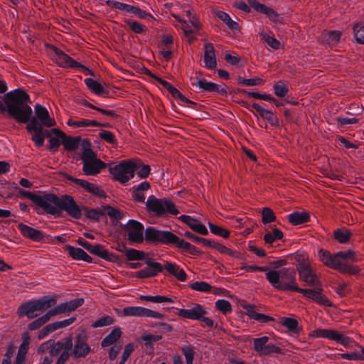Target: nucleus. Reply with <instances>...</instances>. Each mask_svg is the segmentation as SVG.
I'll return each mask as SVG.
<instances>
[{
	"instance_id": "dca6fc26",
	"label": "nucleus",
	"mask_w": 364,
	"mask_h": 364,
	"mask_svg": "<svg viewBox=\"0 0 364 364\" xmlns=\"http://www.w3.org/2000/svg\"><path fill=\"white\" fill-rule=\"evenodd\" d=\"M27 130L32 134V140L35 142L36 145L38 147L42 146L44 143V139L48 132L44 130L41 125H39L36 118H31L27 122Z\"/></svg>"
},
{
	"instance_id": "ddd939ff",
	"label": "nucleus",
	"mask_w": 364,
	"mask_h": 364,
	"mask_svg": "<svg viewBox=\"0 0 364 364\" xmlns=\"http://www.w3.org/2000/svg\"><path fill=\"white\" fill-rule=\"evenodd\" d=\"M119 314L122 316L149 317L157 319L164 318V315L159 312L141 306L125 307L119 312Z\"/></svg>"
},
{
	"instance_id": "a19ab883",
	"label": "nucleus",
	"mask_w": 364,
	"mask_h": 364,
	"mask_svg": "<svg viewBox=\"0 0 364 364\" xmlns=\"http://www.w3.org/2000/svg\"><path fill=\"white\" fill-rule=\"evenodd\" d=\"M281 323L294 333H298L299 332V323L295 318L284 317L282 318Z\"/></svg>"
},
{
	"instance_id": "b1692460",
	"label": "nucleus",
	"mask_w": 364,
	"mask_h": 364,
	"mask_svg": "<svg viewBox=\"0 0 364 364\" xmlns=\"http://www.w3.org/2000/svg\"><path fill=\"white\" fill-rule=\"evenodd\" d=\"M241 306L246 309V314L252 319L256 320L261 323H267L274 321L271 316H267L263 314L257 313L255 311L256 306L247 304L245 301L240 302Z\"/></svg>"
},
{
	"instance_id": "79ce46f5",
	"label": "nucleus",
	"mask_w": 364,
	"mask_h": 364,
	"mask_svg": "<svg viewBox=\"0 0 364 364\" xmlns=\"http://www.w3.org/2000/svg\"><path fill=\"white\" fill-rule=\"evenodd\" d=\"M283 232L278 228H274L272 232H267L264 236V240L267 244H272L277 240L282 239Z\"/></svg>"
},
{
	"instance_id": "473e14b6",
	"label": "nucleus",
	"mask_w": 364,
	"mask_h": 364,
	"mask_svg": "<svg viewBox=\"0 0 364 364\" xmlns=\"http://www.w3.org/2000/svg\"><path fill=\"white\" fill-rule=\"evenodd\" d=\"M89 252L91 254L97 255L98 257L109 261H112L115 258V256L113 254L109 253L100 245H91Z\"/></svg>"
},
{
	"instance_id": "4c0bfd02",
	"label": "nucleus",
	"mask_w": 364,
	"mask_h": 364,
	"mask_svg": "<svg viewBox=\"0 0 364 364\" xmlns=\"http://www.w3.org/2000/svg\"><path fill=\"white\" fill-rule=\"evenodd\" d=\"M85 82L87 87L96 95H101L106 92L104 87L98 82L92 78L85 79Z\"/></svg>"
},
{
	"instance_id": "2eb2a0df",
	"label": "nucleus",
	"mask_w": 364,
	"mask_h": 364,
	"mask_svg": "<svg viewBox=\"0 0 364 364\" xmlns=\"http://www.w3.org/2000/svg\"><path fill=\"white\" fill-rule=\"evenodd\" d=\"M311 336L318 338H327L335 341L345 346H348L351 340L337 331L331 329H316L310 333Z\"/></svg>"
},
{
	"instance_id": "49530a36",
	"label": "nucleus",
	"mask_w": 364,
	"mask_h": 364,
	"mask_svg": "<svg viewBox=\"0 0 364 364\" xmlns=\"http://www.w3.org/2000/svg\"><path fill=\"white\" fill-rule=\"evenodd\" d=\"M140 299L143 301H151L154 303H164V302H168L172 303L173 300L167 296H141Z\"/></svg>"
},
{
	"instance_id": "7ed1b4c3",
	"label": "nucleus",
	"mask_w": 364,
	"mask_h": 364,
	"mask_svg": "<svg viewBox=\"0 0 364 364\" xmlns=\"http://www.w3.org/2000/svg\"><path fill=\"white\" fill-rule=\"evenodd\" d=\"M56 301L55 297L50 296H43L36 300H31L21 304L17 309V314L19 317L26 316L29 319H33L55 306Z\"/></svg>"
},
{
	"instance_id": "603ef678",
	"label": "nucleus",
	"mask_w": 364,
	"mask_h": 364,
	"mask_svg": "<svg viewBox=\"0 0 364 364\" xmlns=\"http://www.w3.org/2000/svg\"><path fill=\"white\" fill-rule=\"evenodd\" d=\"M114 318L109 316H104L95 321L92 326L93 328L103 327L109 326L114 323Z\"/></svg>"
},
{
	"instance_id": "8fccbe9b",
	"label": "nucleus",
	"mask_w": 364,
	"mask_h": 364,
	"mask_svg": "<svg viewBox=\"0 0 364 364\" xmlns=\"http://www.w3.org/2000/svg\"><path fill=\"white\" fill-rule=\"evenodd\" d=\"M68 124L70 126L79 127H87V126H100L101 124L95 120H79L73 121L69 120Z\"/></svg>"
},
{
	"instance_id": "a18cd8bd",
	"label": "nucleus",
	"mask_w": 364,
	"mask_h": 364,
	"mask_svg": "<svg viewBox=\"0 0 364 364\" xmlns=\"http://www.w3.org/2000/svg\"><path fill=\"white\" fill-rule=\"evenodd\" d=\"M334 238L340 243H346L349 241L351 233L348 230H336L333 233Z\"/></svg>"
},
{
	"instance_id": "7c9ffc66",
	"label": "nucleus",
	"mask_w": 364,
	"mask_h": 364,
	"mask_svg": "<svg viewBox=\"0 0 364 364\" xmlns=\"http://www.w3.org/2000/svg\"><path fill=\"white\" fill-rule=\"evenodd\" d=\"M164 269H166L170 274L175 277L179 281L183 282L186 279L187 275L185 272L174 263L166 262L164 265Z\"/></svg>"
},
{
	"instance_id": "cd10ccee",
	"label": "nucleus",
	"mask_w": 364,
	"mask_h": 364,
	"mask_svg": "<svg viewBox=\"0 0 364 364\" xmlns=\"http://www.w3.org/2000/svg\"><path fill=\"white\" fill-rule=\"evenodd\" d=\"M204 63L205 66L209 69H214L217 65L215 49L210 43L204 44Z\"/></svg>"
},
{
	"instance_id": "412c9836",
	"label": "nucleus",
	"mask_w": 364,
	"mask_h": 364,
	"mask_svg": "<svg viewBox=\"0 0 364 364\" xmlns=\"http://www.w3.org/2000/svg\"><path fill=\"white\" fill-rule=\"evenodd\" d=\"M36 121L41 127H51L55 125V121L51 118L48 109L40 104H36L34 107Z\"/></svg>"
},
{
	"instance_id": "f257e3e1",
	"label": "nucleus",
	"mask_w": 364,
	"mask_h": 364,
	"mask_svg": "<svg viewBox=\"0 0 364 364\" xmlns=\"http://www.w3.org/2000/svg\"><path fill=\"white\" fill-rule=\"evenodd\" d=\"M7 90L4 80H0V94ZM29 95L21 89L7 92L4 97V103L0 100V112L8 114L18 122L26 123L32 115L31 107L26 104L29 102Z\"/></svg>"
},
{
	"instance_id": "c756f323",
	"label": "nucleus",
	"mask_w": 364,
	"mask_h": 364,
	"mask_svg": "<svg viewBox=\"0 0 364 364\" xmlns=\"http://www.w3.org/2000/svg\"><path fill=\"white\" fill-rule=\"evenodd\" d=\"M68 178L70 181H72L77 183V185L80 186L81 187L84 188L85 190L89 191L90 193H92L95 195L99 196H104L105 193L103 191L100 190L98 186L96 185L91 183L87 181L82 180V179H78L76 178H74L73 176H68Z\"/></svg>"
},
{
	"instance_id": "6e6d98bb",
	"label": "nucleus",
	"mask_w": 364,
	"mask_h": 364,
	"mask_svg": "<svg viewBox=\"0 0 364 364\" xmlns=\"http://www.w3.org/2000/svg\"><path fill=\"white\" fill-rule=\"evenodd\" d=\"M274 93L277 97H283L288 92V88L281 81L278 82L274 87Z\"/></svg>"
},
{
	"instance_id": "f03ea898",
	"label": "nucleus",
	"mask_w": 364,
	"mask_h": 364,
	"mask_svg": "<svg viewBox=\"0 0 364 364\" xmlns=\"http://www.w3.org/2000/svg\"><path fill=\"white\" fill-rule=\"evenodd\" d=\"M268 282L277 289L282 291L299 290L296 282V272L289 268H283L279 271L270 270L266 274Z\"/></svg>"
},
{
	"instance_id": "09e8293b",
	"label": "nucleus",
	"mask_w": 364,
	"mask_h": 364,
	"mask_svg": "<svg viewBox=\"0 0 364 364\" xmlns=\"http://www.w3.org/2000/svg\"><path fill=\"white\" fill-rule=\"evenodd\" d=\"M262 221L264 224L270 223L276 220V216L272 209L269 208H264L262 210Z\"/></svg>"
},
{
	"instance_id": "f704fd0d",
	"label": "nucleus",
	"mask_w": 364,
	"mask_h": 364,
	"mask_svg": "<svg viewBox=\"0 0 364 364\" xmlns=\"http://www.w3.org/2000/svg\"><path fill=\"white\" fill-rule=\"evenodd\" d=\"M194 85L205 91H209V92L215 91L218 92H225V93L226 92V91L224 88L220 89V87L218 85L213 83V82H207L205 80H199Z\"/></svg>"
},
{
	"instance_id": "4d7b16f0",
	"label": "nucleus",
	"mask_w": 364,
	"mask_h": 364,
	"mask_svg": "<svg viewBox=\"0 0 364 364\" xmlns=\"http://www.w3.org/2000/svg\"><path fill=\"white\" fill-rule=\"evenodd\" d=\"M232 220V226L237 229V232L240 229L244 228L247 225V223L248 222V219L247 218H235V217L231 218Z\"/></svg>"
},
{
	"instance_id": "f3484780",
	"label": "nucleus",
	"mask_w": 364,
	"mask_h": 364,
	"mask_svg": "<svg viewBox=\"0 0 364 364\" xmlns=\"http://www.w3.org/2000/svg\"><path fill=\"white\" fill-rule=\"evenodd\" d=\"M128 239L131 242L141 243L144 241V226L136 220H131L125 226Z\"/></svg>"
},
{
	"instance_id": "13d9d810",
	"label": "nucleus",
	"mask_w": 364,
	"mask_h": 364,
	"mask_svg": "<svg viewBox=\"0 0 364 364\" xmlns=\"http://www.w3.org/2000/svg\"><path fill=\"white\" fill-rule=\"evenodd\" d=\"M272 353L284 354L283 350L278 346L273 344H267L264 348L262 355H271Z\"/></svg>"
},
{
	"instance_id": "2f4dec72",
	"label": "nucleus",
	"mask_w": 364,
	"mask_h": 364,
	"mask_svg": "<svg viewBox=\"0 0 364 364\" xmlns=\"http://www.w3.org/2000/svg\"><path fill=\"white\" fill-rule=\"evenodd\" d=\"M67 250L69 255L74 259L91 262L92 257L89 256L83 250L73 246H68Z\"/></svg>"
},
{
	"instance_id": "69168bd1",
	"label": "nucleus",
	"mask_w": 364,
	"mask_h": 364,
	"mask_svg": "<svg viewBox=\"0 0 364 364\" xmlns=\"http://www.w3.org/2000/svg\"><path fill=\"white\" fill-rule=\"evenodd\" d=\"M126 23L130 27V28L136 33H141L144 31V26L138 22L132 21L131 20H127Z\"/></svg>"
},
{
	"instance_id": "72a5a7b5",
	"label": "nucleus",
	"mask_w": 364,
	"mask_h": 364,
	"mask_svg": "<svg viewBox=\"0 0 364 364\" xmlns=\"http://www.w3.org/2000/svg\"><path fill=\"white\" fill-rule=\"evenodd\" d=\"M288 220L294 225H301L309 220V214L307 212H294L289 215Z\"/></svg>"
},
{
	"instance_id": "e2e57ef3",
	"label": "nucleus",
	"mask_w": 364,
	"mask_h": 364,
	"mask_svg": "<svg viewBox=\"0 0 364 364\" xmlns=\"http://www.w3.org/2000/svg\"><path fill=\"white\" fill-rule=\"evenodd\" d=\"M187 242H186L184 240L180 239L178 236L172 233L168 245L173 244L175 245L178 248L183 250Z\"/></svg>"
},
{
	"instance_id": "864d4df0",
	"label": "nucleus",
	"mask_w": 364,
	"mask_h": 364,
	"mask_svg": "<svg viewBox=\"0 0 364 364\" xmlns=\"http://www.w3.org/2000/svg\"><path fill=\"white\" fill-rule=\"evenodd\" d=\"M341 32L338 31H329L326 34V41L328 44H336L341 38Z\"/></svg>"
},
{
	"instance_id": "6e6552de",
	"label": "nucleus",
	"mask_w": 364,
	"mask_h": 364,
	"mask_svg": "<svg viewBox=\"0 0 364 364\" xmlns=\"http://www.w3.org/2000/svg\"><path fill=\"white\" fill-rule=\"evenodd\" d=\"M295 259L298 262L296 269L300 279L309 286L318 285L320 281L306 257L302 255H297Z\"/></svg>"
},
{
	"instance_id": "ea45409f",
	"label": "nucleus",
	"mask_w": 364,
	"mask_h": 364,
	"mask_svg": "<svg viewBox=\"0 0 364 364\" xmlns=\"http://www.w3.org/2000/svg\"><path fill=\"white\" fill-rule=\"evenodd\" d=\"M80 141V138L77 136L72 137L65 136V137H64V139L62 140V143L65 149L69 151H73L76 149L79 146Z\"/></svg>"
},
{
	"instance_id": "4be33fe9",
	"label": "nucleus",
	"mask_w": 364,
	"mask_h": 364,
	"mask_svg": "<svg viewBox=\"0 0 364 364\" xmlns=\"http://www.w3.org/2000/svg\"><path fill=\"white\" fill-rule=\"evenodd\" d=\"M107 4L112 8H114L116 9L126 11L127 12H130L134 14L136 16L140 18H152L151 15L149 14L146 11L141 10L139 7L131 6L129 4H126L124 3H121L119 1H107Z\"/></svg>"
},
{
	"instance_id": "20e7f679",
	"label": "nucleus",
	"mask_w": 364,
	"mask_h": 364,
	"mask_svg": "<svg viewBox=\"0 0 364 364\" xmlns=\"http://www.w3.org/2000/svg\"><path fill=\"white\" fill-rule=\"evenodd\" d=\"M318 257L326 266L332 269L346 264V261L356 262L358 260L355 252L353 250L331 255L328 251L321 249L318 251Z\"/></svg>"
},
{
	"instance_id": "c9c22d12",
	"label": "nucleus",
	"mask_w": 364,
	"mask_h": 364,
	"mask_svg": "<svg viewBox=\"0 0 364 364\" xmlns=\"http://www.w3.org/2000/svg\"><path fill=\"white\" fill-rule=\"evenodd\" d=\"M53 316L50 310L48 311L46 314L38 318L37 319L34 320L31 323H29L28 329L30 331H34L36 329L39 328L43 325H44L46 323H47L50 319V318Z\"/></svg>"
},
{
	"instance_id": "aec40b11",
	"label": "nucleus",
	"mask_w": 364,
	"mask_h": 364,
	"mask_svg": "<svg viewBox=\"0 0 364 364\" xmlns=\"http://www.w3.org/2000/svg\"><path fill=\"white\" fill-rule=\"evenodd\" d=\"M145 263L148 267L136 272V277L139 279L153 277L156 276L159 272H161L164 269V266L161 263L154 262L152 259H147Z\"/></svg>"
},
{
	"instance_id": "58836bf2",
	"label": "nucleus",
	"mask_w": 364,
	"mask_h": 364,
	"mask_svg": "<svg viewBox=\"0 0 364 364\" xmlns=\"http://www.w3.org/2000/svg\"><path fill=\"white\" fill-rule=\"evenodd\" d=\"M252 107L259 113L260 116L264 119L269 121L272 124H274V121L276 119L272 112L267 110L257 103H253Z\"/></svg>"
},
{
	"instance_id": "0e129e2a",
	"label": "nucleus",
	"mask_w": 364,
	"mask_h": 364,
	"mask_svg": "<svg viewBox=\"0 0 364 364\" xmlns=\"http://www.w3.org/2000/svg\"><path fill=\"white\" fill-rule=\"evenodd\" d=\"M187 242H186L184 240L180 239L178 236L172 233L168 245L173 244L175 245L178 248L183 250Z\"/></svg>"
},
{
	"instance_id": "0eeeda50",
	"label": "nucleus",
	"mask_w": 364,
	"mask_h": 364,
	"mask_svg": "<svg viewBox=\"0 0 364 364\" xmlns=\"http://www.w3.org/2000/svg\"><path fill=\"white\" fill-rule=\"evenodd\" d=\"M81 159L83 163V171L86 175L94 176L106 167V164L97 159L95 154L90 148H85Z\"/></svg>"
},
{
	"instance_id": "774afa93",
	"label": "nucleus",
	"mask_w": 364,
	"mask_h": 364,
	"mask_svg": "<svg viewBox=\"0 0 364 364\" xmlns=\"http://www.w3.org/2000/svg\"><path fill=\"white\" fill-rule=\"evenodd\" d=\"M183 353L186 358L187 364H193V350L191 346H186L182 349Z\"/></svg>"
},
{
	"instance_id": "052dcab7",
	"label": "nucleus",
	"mask_w": 364,
	"mask_h": 364,
	"mask_svg": "<svg viewBox=\"0 0 364 364\" xmlns=\"http://www.w3.org/2000/svg\"><path fill=\"white\" fill-rule=\"evenodd\" d=\"M162 336L160 335L145 334L141 336V340L146 346H150L153 343L160 341Z\"/></svg>"
},
{
	"instance_id": "338daca9",
	"label": "nucleus",
	"mask_w": 364,
	"mask_h": 364,
	"mask_svg": "<svg viewBox=\"0 0 364 364\" xmlns=\"http://www.w3.org/2000/svg\"><path fill=\"white\" fill-rule=\"evenodd\" d=\"M354 33L357 42L364 44V26L355 27Z\"/></svg>"
},
{
	"instance_id": "9d476101",
	"label": "nucleus",
	"mask_w": 364,
	"mask_h": 364,
	"mask_svg": "<svg viewBox=\"0 0 364 364\" xmlns=\"http://www.w3.org/2000/svg\"><path fill=\"white\" fill-rule=\"evenodd\" d=\"M50 48L54 53L53 58L55 62L60 66L63 68H80L85 75H93V73L90 70L74 60L72 58H70L69 55L63 53L58 48L52 46Z\"/></svg>"
},
{
	"instance_id": "4468645a",
	"label": "nucleus",
	"mask_w": 364,
	"mask_h": 364,
	"mask_svg": "<svg viewBox=\"0 0 364 364\" xmlns=\"http://www.w3.org/2000/svg\"><path fill=\"white\" fill-rule=\"evenodd\" d=\"M313 287L314 289L299 288V290H298L297 292L303 294L305 297L311 299L319 304L324 305L326 306H331V301L322 294L323 289L321 282H318V285H314Z\"/></svg>"
},
{
	"instance_id": "393cba45",
	"label": "nucleus",
	"mask_w": 364,
	"mask_h": 364,
	"mask_svg": "<svg viewBox=\"0 0 364 364\" xmlns=\"http://www.w3.org/2000/svg\"><path fill=\"white\" fill-rule=\"evenodd\" d=\"M18 228L23 237L29 238L33 241L38 242L43 240V234L41 231L23 223L18 225Z\"/></svg>"
},
{
	"instance_id": "680f3d73",
	"label": "nucleus",
	"mask_w": 364,
	"mask_h": 364,
	"mask_svg": "<svg viewBox=\"0 0 364 364\" xmlns=\"http://www.w3.org/2000/svg\"><path fill=\"white\" fill-rule=\"evenodd\" d=\"M184 235L186 237H188V238L193 240V241L202 243L204 246H211L212 245V242L210 240H207L205 238H202V237H197V236L193 235L190 232H186L184 233Z\"/></svg>"
},
{
	"instance_id": "bf43d9fd",
	"label": "nucleus",
	"mask_w": 364,
	"mask_h": 364,
	"mask_svg": "<svg viewBox=\"0 0 364 364\" xmlns=\"http://www.w3.org/2000/svg\"><path fill=\"white\" fill-rule=\"evenodd\" d=\"M262 80L259 77H255L252 79H243L241 77H238V82L243 84L247 86H255L260 85L262 82Z\"/></svg>"
},
{
	"instance_id": "1a4fd4ad",
	"label": "nucleus",
	"mask_w": 364,
	"mask_h": 364,
	"mask_svg": "<svg viewBox=\"0 0 364 364\" xmlns=\"http://www.w3.org/2000/svg\"><path fill=\"white\" fill-rule=\"evenodd\" d=\"M72 346L71 339H66L65 342H51L48 353L51 358L59 355L56 364H65L70 357Z\"/></svg>"
},
{
	"instance_id": "de8ad7c7",
	"label": "nucleus",
	"mask_w": 364,
	"mask_h": 364,
	"mask_svg": "<svg viewBox=\"0 0 364 364\" xmlns=\"http://www.w3.org/2000/svg\"><path fill=\"white\" fill-rule=\"evenodd\" d=\"M104 215H108L112 219L118 220L123 216V213L119 210L112 208L111 206H106L104 208Z\"/></svg>"
},
{
	"instance_id": "c85d7f7f",
	"label": "nucleus",
	"mask_w": 364,
	"mask_h": 364,
	"mask_svg": "<svg viewBox=\"0 0 364 364\" xmlns=\"http://www.w3.org/2000/svg\"><path fill=\"white\" fill-rule=\"evenodd\" d=\"M205 313V311L201 306L196 304L190 309H181L178 315L189 319H200Z\"/></svg>"
},
{
	"instance_id": "5fc2aeb1",
	"label": "nucleus",
	"mask_w": 364,
	"mask_h": 364,
	"mask_svg": "<svg viewBox=\"0 0 364 364\" xmlns=\"http://www.w3.org/2000/svg\"><path fill=\"white\" fill-rule=\"evenodd\" d=\"M342 273H348L349 274H356L359 272V269L355 266L344 264L341 266L334 268Z\"/></svg>"
},
{
	"instance_id": "423d86ee",
	"label": "nucleus",
	"mask_w": 364,
	"mask_h": 364,
	"mask_svg": "<svg viewBox=\"0 0 364 364\" xmlns=\"http://www.w3.org/2000/svg\"><path fill=\"white\" fill-rule=\"evenodd\" d=\"M136 168L135 164L129 161H122L119 164H109V171L114 180L124 183L132 178Z\"/></svg>"
},
{
	"instance_id": "6ab92c4d",
	"label": "nucleus",
	"mask_w": 364,
	"mask_h": 364,
	"mask_svg": "<svg viewBox=\"0 0 364 364\" xmlns=\"http://www.w3.org/2000/svg\"><path fill=\"white\" fill-rule=\"evenodd\" d=\"M172 232L156 230L153 227L147 228L145 230V238L151 242L168 245Z\"/></svg>"
},
{
	"instance_id": "3c124183",
	"label": "nucleus",
	"mask_w": 364,
	"mask_h": 364,
	"mask_svg": "<svg viewBox=\"0 0 364 364\" xmlns=\"http://www.w3.org/2000/svg\"><path fill=\"white\" fill-rule=\"evenodd\" d=\"M190 287L198 291L207 292L212 289L211 285L205 282H196L190 284Z\"/></svg>"
},
{
	"instance_id": "9b49d317",
	"label": "nucleus",
	"mask_w": 364,
	"mask_h": 364,
	"mask_svg": "<svg viewBox=\"0 0 364 364\" xmlns=\"http://www.w3.org/2000/svg\"><path fill=\"white\" fill-rule=\"evenodd\" d=\"M59 198L52 193L37 194L34 203L46 213L55 215L58 213Z\"/></svg>"
},
{
	"instance_id": "a211bd4d",
	"label": "nucleus",
	"mask_w": 364,
	"mask_h": 364,
	"mask_svg": "<svg viewBox=\"0 0 364 364\" xmlns=\"http://www.w3.org/2000/svg\"><path fill=\"white\" fill-rule=\"evenodd\" d=\"M87 335L83 331L76 336L72 351V355L74 358H85L90 352V348L87 343Z\"/></svg>"
},
{
	"instance_id": "bb28decb",
	"label": "nucleus",
	"mask_w": 364,
	"mask_h": 364,
	"mask_svg": "<svg viewBox=\"0 0 364 364\" xmlns=\"http://www.w3.org/2000/svg\"><path fill=\"white\" fill-rule=\"evenodd\" d=\"M249 5L255 11L265 14L270 20L277 21L278 14L272 8L259 3L257 0H247Z\"/></svg>"
},
{
	"instance_id": "e433bc0d",
	"label": "nucleus",
	"mask_w": 364,
	"mask_h": 364,
	"mask_svg": "<svg viewBox=\"0 0 364 364\" xmlns=\"http://www.w3.org/2000/svg\"><path fill=\"white\" fill-rule=\"evenodd\" d=\"M122 331L119 328H114L112 330L102 341V346L106 347L113 344L121 336Z\"/></svg>"
},
{
	"instance_id": "c03bdc74",
	"label": "nucleus",
	"mask_w": 364,
	"mask_h": 364,
	"mask_svg": "<svg viewBox=\"0 0 364 364\" xmlns=\"http://www.w3.org/2000/svg\"><path fill=\"white\" fill-rule=\"evenodd\" d=\"M125 256L128 260H140L145 258V252L130 248L126 250Z\"/></svg>"
},
{
	"instance_id": "f8f14e48",
	"label": "nucleus",
	"mask_w": 364,
	"mask_h": 364,
	"mask_svg": "<svg viewBox=\"0 0 364 364\" xmlns=\"http://www.w3.org/2000/svg\"><path fill=\"white\" fill-rule=\"evenodd\" d=\"M58 208V213L64 210L68 215L75 219H80L82 216V210L77 205L73 198L68 195L59 198Z\"/></svg>"
},
{
	"instance_id": "37998d69",
	"label": "nucleus",
	"mask_w": 364,
	"mask_h": 364,
	"mask_svg": "<svg viewBox=\"0 0 364 364\" xmlns=\"http://www.w3.org/2000/svg\"><path fill=\"white\" fill-rule=\"evenodd\" d=\"M268 341L269 337L267 336H262L254 340V349L260 356L262 355Z\"/></svg>"
},
{
	"instance_id": "39448f33",
	"label": "nucleus",
	"mask_w": 364,
	"mask_h": 364,
	"mask_svg": "<svg viewBox=\"0 0 364 364\" xmlns=\"http://www.w3.org/2000/svg\"><path fill=\"white\" fill-rule=\"evenodd\" d=\"M146 210L156 216H161L166 213L172 215L179 214L175 204L167 198L159 199L154 196H150L146 202Z\"/></svg>"
},
{
	"instance_id": "5701e85b",
	"label": "nucleus",
	"mask_w": 364,
	"mask_h": 364,
	"mask_svg": "<svg viewBox=\"0 0 364 364\" xmlns=\"http://www.w3.org/2000/svg\"><path fill=\"white\" fill-rule=\"evenodd\" d=\"M84 303V299H75L71 301L60 304L54 309H50V311L53 316L58 314H65L67 312H71L81 306Z\"/></svg>"
},
{
	"instance_id": "a878e982",
	"label": "nucleus",
	"mask_w": 364,
	"mask_h": 364,
	"mask_svg": "<svg viewBox=\"0 0 364 364\" xmlns=\"http://www.w3.org/2000/svg\"><path fill=\"white\" fill-rule=\"evenodd\" d=\"M179 219L186 224L190 228H191L193 231L201 234L203 235H206L208 233V231L205 226L200 223L198 220L192 218L188 215H181L179 217Z\"/></svg>"
}]
</instances>
